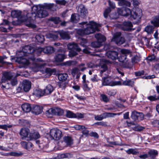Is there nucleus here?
<instances>
[{"label":"nucleus","instance_id":"nucleus-1","mask_svg":"<svg viewBox=\"0 0 159 159\" xmlns=\"http://www.w3.org/2000/svg\"><path fill=\"white\" fill-rule=\"evenodd\" d=\"M57 7L53 4L45 3L39 6H34L32 8L31 12H29L28 15L29 21L26 23L27 26L33 28L36 27V25L33 23L36 17L44 18L48 14L46 9L50 10L52 11H56Z\"/></svg>","mask_w":159,"mask_h":159},{"label":"nucleus","instance_id":"nucleus-2","mask_svg":"<svg viewBox=\"0 0 159 159\" xmlns=\"http://www.w3.org/2000/svg\"><path fill=\"white\" fill-rule=\"evenodd\" d=\"M122 6V8L118 9L117 11L119 14L125 16L130 15L131 19L136 20L137 22L139 21L142 15L141 10L138 8L136 9L135 11H132L126 7V6Z\"/></svg>","mask_w":159,"mask_h":159},{"label":"nucleus","instance_id":"nucleus-3","mask_svg":"<svg viewBox=\"0 0 159 159\" xmlns=\"http://www.w3.org/2000/svg\"><path fill=\"white\" fill-rule=\"evenodd\" d=\"M34 48L30 46L26 45L24 47L22 50L18 52L17 54L19 55L28 56L29 58L32 61H42V60L40 58L36 59L35 57L32 56L33 52H34Z\"/></svg>","mask_w":159,"mask_h":159},{"label":"nucleus","instance_id":"nucleus-4","mask_svg":"<svg viewBox=\"0 0 159 159\" xmlns=\"http://www.w3.org/2000/svg\"><path fill=\"white\" fill-rule=\"evenodd\" d=\"M28 14L29 12L27 11L22 12L20 11L14 10L11 11V16L13 18H18L21 22H25L27 26L26 23L29 21Z\"/></svg>","mask_w":159,"mask_h":159},{"label":"nucleus","instance_id":"nucleus-5","mask_svg":"<svg viewBox=\"0 0 159 159\" xmlns=\"http://www.w3.org/2000/svg\"><path fill=\"white\" fill-rule=\"evenodd\" d=\"M15 76L14 73L11 72H5L3 74L0 81L2 88L8 89L10 87V84L8 81L10 80Z\"/></svg>","mask_w":159,"mask_h":159},{"label":"nucleus","instance_id":"nucleus-6","mask_svg":"<svg viewBox=\"0 0 159 159\" xmlns=\"http://www.w3.org/2000/svg\"><path fill=\"white\" fill-rule=\"evenodd\" d=\"M29 60H28L25 58H24L23 56L20 55L19 57H15L12 59H14L16 62H18L19 64H22L25 65H28L32 63V64H35L36 66L39 67L41 66L39 62L40 61H32L29 58Z\"/></svg>","mask_w":159,"mask_h":159},{"label":"nucleus","instance_id":"nucleus-7","mask_svg":"<svg viewBox=\"0 0 159 159\" xmlns=\"http://www.w3.org/2000/svg\"><path fill=\"white\" fill-rule=\"evenodd\" d=\"M67 47L70 50L68 54L70 57H73L77 55V52H79L81 49L78 47V45L75 43H70L67 45Z\"/></svg>","mask_w":159,"mask_h":159},{"label":"nucleus","instance_id":"nucleus-8","mask_svg":"<svg viewBox=\"0 0 159 159\" xmlns=\"http://www.w3.org/2000/svg\"><path fill=\"white\" fill-rule=\"evenodd\" d=\"M63 113V110L59 108H51L46 112V116L48 117H52L54 115L60 116Z\"/></svg>","mask_w":159,"mask_h":159},{"label":"nucleus","instance_id":"nucleus-9","mask_svg":"<svg viewBox=\"0 0 159 159\" xmlns=\"http://www.w3.org/2000/svg\"><path fill=\"white\" fill-rule=\"evenodd\" d=\"M87 25L86 28L84 29L85 34H90L99 30V25L95 22H92L90 24Z\"/></svg>","mask_w":159,"mask_h":159},{"label":"nucleus","instance_id":"nucleus-10","mask_svg":"<svg viewBox=\"0 0 159 159\" xmlns=\"http://www.w3.org/2000/svg\"><path fill=\"white\" fill-rule=\"evenodd\" d=\"M50 135L51 138L56 140H58L62 136L61 131L57 128L52 129L50 132Z\"/></svg>","mask_w":159,"mask_h":159},{"label":"nucleus","instance_id":"nucleus-11","mask_svg":"<svg viewBox=\"0 0 159 159\" xmlns=\"http://www.w3.org/2000/svg\"><path fill=\"white\" fill-rule=\"evenodd\" d=\"M59 144L63 148L72 145L73 144V140L70 136H65L63 138V141L60 142Z\"/></svg>","mask_w":159,"mask_h":159},{"label":"nucleus","instance_id":"nucleus-12","mask_svg":"<svg viewBox=\"0 0 159 159\" xmlns=\"http://www.w3.org/2000/svg\"><path fill=\"white\" fill-rule=\"evenodd\" d=\"M121 35L120 32L116 33L114 34L111 41L115 42L118 45L122 44L125 42V39L124 38L120 37Z\"/></svg>","mask_w":159,"mask_h":159},{"label":"nucleus","instance_id":"nucleus-13","mask_svg":"<svg viewBox=\"0 0 159 159\" xmlns=\"http://www.w3.org/2000/svg\"><path fill=\"white\" fill-rule=\"evenodd\" d=\"M102 84L103 85H109L114 86L120 85L121 82L120 81H110L109 79L107 77H104L102 81Z\"/></svg>","mask_w":159,"mask_h":159},{"label":"nucleus","instance_id":"nucleus-14","mask_svg":"<svg viewBox=\"0 0 159 159\" xmlns=\"http://www.w3.org/2000/svg\"><path fill=\"white\" fill-rule=\"evenodd\" d=\"M116 115V114L114 113L105 112L100 115H98L95 116L94 118L96 120H101L107 117H112Z\"/></svg>","mask_w":159,"mask_h":159},{"label":"nucleus","instance_id":"nucleus-15","mask_svg":"<svg viewBox=\"0 0 159 159\" xmlns=\"http://www.w3.org/2000/svg\"><path fill=\"white\" fill-rule=\"evenodd\" d=\"M30 131L28 128H23L20 130V134L22 139L26 140V138H28V139H29V135H30Z\"/></svg>","mask_w":159,"mask_h":159},{"label":"nucleus","instance_id":"nucleus-16","mask_svg":"<svg viewBox=\"0 0 159 159\" xmlns=\"http://www.w3.org/2000/svg\"><path fill=\"white\" fill-rule=\"evenodd\" d=\"M61 53L59 52L55 56L54 59L55 61L61 62L66 58V56L65 54L64 51L62 50L61 51Z\"/></svg>","mask_w":159,"mask_h":159},{"label":"nucleus","instance_id":"nucleus-17","mask_svg":"<svg viewBox=\"0 0 159 159\" xmlns=\"http://www.w3.org/2000/svg\"><path fill=\"white\" fill-rule=\"evenodd\" d=\"M77 12L79 15L83 18L87 14V11L83 4L80 5L78 7Z\"/></svg>","mask_w":159,"mask_h":159},{"label":"nucleus","instance_id":"nucleus-18","mask_svg":"<svg viewBox=\"0 0 159 159\" xmlns=\"http://www.w3.org/2000/svg\"><path fill=\"white\" fill-rule=\"evenodd\" d=\"M107 57L112 60H115L118 58V53L115 51H109L106 53Z\"/></svg>","mask_w":159,"mask_h":159},{"label":"nucleus","instance_id":"nucleus-19","mask_svg":"<svg viewBox=\"0 0 159 159\" xmlns=\"http://www.w3.org/2000/svg\"><path fill=\"white\" fill-rule=\"evenodd\" d=\"M22 87L23 90L26 92L28 91L30 89L31 87V83L30 81L24 80L22 82Z\"/></svg>","mask_w":159,"mask_h":159},{"label":"nucleus","instance_id":"nucleus-20","mask_svg":"<svg viewBox=\"0 0 159 159\" xmlns=\"http://www.w3.org/2000/svg\"><path fill=\"white\" fill-rule=\"evenodd\" d=\"M133 26L132 23L130 21H125L123 23L122 29L124 30L130 31L131 30V28Z\"/></svg>","mask_w":159,"mask_h":159},{"label":"nucleus","instance_id":"nucleus-21","mask_svg":"<svg viewBox=\"0 0 159 159\" xmlns=\"http://www.w3.org/2000/svg\"><path fill=\"white\" fill-rule=\"evenodd\" d=\"M42 111V107L39 106H34L31 110V112L36 115L41 113Z\"/></svg>","mask_w":159,"mask_h":159},{"label":"nucleus","instance_id":"nucleus-22","mask_svg":"<svg viewBox=\"0 0 159 159\" xmlns=\"http://www.w3.org/2000/svg\"><path fill=\"white\" fill-rule=\"evenodd\" d=\"M40 137V135L37 131H32L30 133L29 139L27 140H31L32 139H37Z\"/></svg>","mask_w":159,"mask_h":159},{"label":"nucleus","instance_id":"nucleus-23","mask_svg":"<svg viewBox=\"0 0 159 159\" xmlns=\"http://www.w3.org/2000/svg\"><path fill=\"white\" fill-rule=\"evenodd\" d=\"M54 90V88L51 85H47L44 89L45 95L50 94Z\"/></svg>","mask_w":159,"mask_h":159},{"label":"nucleus","instance_id":"nucleus-24","mask_svg":"<svg viewBox=\"0 0 159 159\" xmlns=\"http://www.w3.org/2000/svg\"><path fill=\"white\" fill-rule=\"evenodd\" d=\"M158 154V151L156 150H151L148 152V157H149L151 159H154Z\"/></svg>","mask_w":159,"mask_h":159},{"label":"nucleus","instance_id":"nucleus-25","mask_svg":"<svg viewBox=\"0 0 159 159\" xmlns=\"http://www.w3.org/2000/svg\"><path fill=\"white\" fill-rule=\"evenodd\" d=\"M21 108L24 111L28 112L31 111L32 108L30 105L28 103H25L21 106Z\"/></svg>","mask_w":159,"mask_h":159},{"label":"nucleus","instance_id":"nucleus-26","mask_svg":"<svg viewBox=\"0 0 159 159\" xmlns=\"http://www.w3.org/2000/svg\"><path fill=\"white\" fill-rule=\"evenodd\" d=\"M54 51V48L51 46H48L43 48V52L47 54H51Z\"/></svg>","mask_w":159,"mask_h":159},{"label":"nucleus","instance_id":"nucleus-27","mask_svg":"<svg viewBox=\"0 0 159 159\" xmlns=\"http://www.w3.org/2000/svg\"><path fill=\"white\" fill-rule=\"evenodd\" d=\"M95 37L97 39V41L99 42H100L101 44H102L103 42L106 40L105 37L103 35L99 34H96Z\"/></svg>","mask_w":159,"mask_h":159},{"label":"nucleus","instance_id":"nucleus-28","mask_svg":"<svg viewBox=\"0 0 159 159\" xmlns=\"http://www.w3.org/2000/svg\"><path fill=\"white\" fill-rule=\"evenodd\" d=\"M43 52V48H39L36 49H34V51L33 52L32 56L34 57V56H39Z\"/></svg>","mask_w":159,"mask_h":159},{"label":"nucleus","instance_id":"nucleus-29","mask_svg":"<svg viewBox=\"0 0 159 159\" xmlns=\"http://www.w3.org/2000/svg\"><path fill=\"white\" fill-rule=\"evenodd\" d=\"M59 34L63 39H70L69 35L66 32L61 31L59 32Z\"/></svg>","mask_w":159,"mask_h":159},{"label":"nucleus","instance_id":"nucleus-30","mask_svg":"<svg viewBox=\"0 0 159 159\" xmlns=\"http://www.w3.org/2000/svg\"><path fill=\"white\" fill-rule=\"evenodd\" d=\"M68 77V75L66 73L60 74L58 75L59 80L61 81H66Z\"/></svg>","mask_w":159,"mask_h":159},{"label":"nucleus","instance_id":"nucleus-31","mask_svg":"<svg viewBox=\"0 0 159 159\" xmlns=\"http://www.w3.org/2000/svg\"><path fill=\"white\" fill-rule=\"evenodd\" d=\"M126 152L128 154L136 155L139 154V152L136 148H130L126 150Z\"/></svg>","mask_w":159,"mask_h":159},{"label":"nucleus","instance_id":"nucleus-32","mask_svg":"<svg viewBox=\"0 0 159 159\" xmlns=\"http://www.w3.org/2000/svg\"><path fill=\"white\" fill-rule=\"evenodd\" d=\"M59 159L61 158H70L72 157V155L70 153L59 154L58 155Z\"/></svg>","mask_w":159,"mask_h":159},{"label":"nucleus","instance_id":"nucleus-33","mask_svg":"<svg viewBox=\"0 0 159 159\" xmlns=\"http://www.w3.org/2000/svg\"><path fill=\"white\" fill-rule=\"evenodd\" d=\"M118 4L120 6H125L128 7H130L131 5V3L129 2L126 1L125 0H118Z\"/></svg>","mask_w":159,"mask_h":159},{"label":"nucleus","instance_id":"nucleus-34","mask_svg":"<svg viewBox=\"0 0 159 159\" xmlns=\"http://www.w3.org/2000/svg\"><path fill=\"white\" fill-rule=\"evenodd\" d=\"M140 113V112L134 111L132 112L131 115V117L134 120H136L138 119Z\"/></svg>","mask_w":159,"mask_h":159},{"label":"nucleus","instance_id":"nucleus-35","mask_svg":"<svg viewBox=\"0 0 159 159\" xmlns=\"http://www.w3.org/2000/svg\"><path fill=\"white\" fill-rule=\"evenodd\" d=\"M39 142H40L39 140L36 141V147L37 148H38V149H43L47 148V145L46 144L45 145L43 143H40Z\"/></svg>","mask_w":159,"mask_h":159},{"label":"nucleus","instance_id":"nucleus-36","mask_svg":"<svg viewBox=\"0 0 159 159\" xmlns=\"http://www.w3.org/2000/svg\"><path fill=\"white\" fill-rule=\"evenodd\" d=\"M79 15L77 14H74L72 15L71 20V21L74 23L77 22L79 20Z\"/></svg>","mask_w":159,"mask_h":159},{"label":"nucleus","instance_id":"nucleus-37","mask_svg":"<svg viewBox=\"0 0 159 159\" xmlns=\"http://www.w3.org/2000/svg\"><path fill=\"white\" fill-rule=\"evenodd\" d=\"M151 23L155 27L159 26V16H156L153 20L151 21Z\"/></svg>","mask_w":159,"mask_h":159},{"label":"nucleus","instance_id":"nucleus-38","mask_svg":"<svg viewBox=\"0 0 159 159\" xmlns=\"http://www.w3.org/2000/svg\"><path fill=\"white\" fill-rule=\"evenodd\" d=\"M154 27L153 26L151 25L147 26L145 28V30L148 34H151L153 31Z\"/></svg>","mask_w":159,"mask_h":159},{"label":"nucleus","instance_id":"nucleus-39","mask_svg":"<svg viewBox=\"0 0 159 159\" xmlns=\"http://www.w3.org/2000/svg\"><path fill=\"white\" fill-rule=\"evenodd\" d=\"M35 38L37 41L40 43H42L44 40V36L41 34H37L35 36Z\"/></svg>","mask_w":159,"mask_h":159},{"label":"nucleus","instance_id":"nucleus-40","mask_svg":"<svg viewBox=\"0 0 159 159\" xmlns=\"http://www.w3.org/2000/svg\"><path fill=\"white\" fill-rule=\"evenodd\" d=\"M100 66H101V69L100 70V76H102V74L103 73V72H105L107 70L108 68H107V65L105 64H104L101 65Z\"/></svg>","mask_w":159,"mask_h":159},{"label":"nucleus","instance_id":"nucleus-41","mask_svg":"<svg viewBox=\"0 0 159 159\" xmlns=\"http://www.w3.org/2000/svg\"><path fill=\"white\" fill-rule=\"evenodd\" d=\"M35 93L37 96H42L45 95L44 90L39 89L36 90Z\"/></svg>","mask_w":159,"mask_h":159},{"label":"nucleus","instance_id":"nucleus-42","mask_svg":"<svg viewBox=\"0 0 159 159\" xmlns=\"http://www.w3.org/2000/svg\"><path fill=\"white\" fill-rule=\"evenodd\" d=\"M127 57V55H125L124 54H122L120 57L119 58V61L122 62L127 61L128 60Z\"/></svg>","mask_w":159,"mask_h":159},{"label":"nucleus","instance_id":"nucleus-43","mask_svg":"<svg viewBox=\"0 0 159 159\" xmlns=\"http://www.w3.org/2000/svg\"><path fill=\"white\" fill-rule=\"evenodd\" d=\"M49 20L52 21L56 24L60 22V18L58 17H52L49 19Z\"/></svg>","mask_w":159,"mask_h":159},{"label":"nucleus","instance_id":"nucleus-44","mask_svg":"<svg viewBox=\"0 0 159 159\" xmlns=\"http://www.w3.org/2000/svg\"><path fill=\"white\" fill-rule=\"evenodd\" d=\"M145 129V127L142 126H140L139 125L136 124L135 126L133 128L134 130L138 131H140Z\"/></svg>","mask_w":159,"mask_h":159},{"label":"nucleus","instance_id":"nucleus-45","mask_svg":"<svg viewBox=\"0 0 159 159\" xmlns=\"http://www.w3.org/2000/svg\"><path fill=\"white\" fill-rule=\"evenodd\" d=\"M91 46L93 48H99L102 45L100 42L98 41L92 42L91 44Z\"/></svg>","mask_w":159,"mask_h":159},{"label":"nucleus","instance_id":"nucleus-46","mask_svg":"<svg viewBox=\"0 0 159 159\" xmlns=\"http://www.w3.org/2000/svg\"><path fill=\"white\" fill-rule=\"evenodd\" d=\"M100 97H101V100L103 101L107 102L109 101V98L106 95L103 94H101L100 95Z\"/></svg>","mask_w":159,"mask_h":159},{"label":"nucleus","instance_id":"nucleus-47","mask_svg":"<svg viewBox=\"0 0 159 159\" xmlns=\"http://www.w3.org/2000/svg\"><path fill=\"white\" fill-rule=\"evenodd\" d=\"M66 116L67 117L69 118H75V114L70 111H67Z\"/></svg>","mask_w":159,"mask_h":159},{"label":"nucleus","instance_id":"nucleus-48","mask_svg":"<svg viewBox=\"0 0 159 159\" xmlns=\"http://www.w3.org/2000/svg\"><path fill=\"white\" fill-rule=\"evenodd\" d=\"M140 60V58L137 55L134 56L131 59V61L133 63H137Z\"/></svg>","mask_w":159,"mask_h":159},{"label":"nucleus","instance_id":"nucleus-49","mask_svg":"<svg viewBox=\"0 0 159 159\" xmlns=\"http://www.w3.org/2000/svg\"><path fill=\"white\" fill-rule=\"evenodd\" d=\"M121 52L122 54H124L125 55H127V57L129 56L130 57L131 56V53L129 50L125 49H123L121 50Z\"/></svg>","mask_w":159,"mask_h":159},{"label":"nucleus","instance_id":"nucleus-50","mask_svg":"<svg viewBox=\"0 0 159 159\" xmlns=\"http://www.w3.org/2000/svg\"><path fill=\"white\" fill-rule=\"evenodd\" d=\"M12 126V125H0V128L5 129V130H7L8 128H11Z\"/></svg>","mask_w":159,"mask_h":159},{"label":"nucleus","instance_id":"nucleus-51","mask_svg":"<svg viewBox=\"0 0 159 159\" xmlns=\"http://www.w3.org/2000/svg\"><path fill=\"white\" fill-rule=\"evenodd\" d=\"M123 84L125 85L132 86L133 84V82L130 80H126L124 81L123 82Z\"/></svg>","mask_w":159,"mask_h":159},{"label":"nucleus","instance_id":"nucleus-52","mask_svg":"<svg viewBox=\"0 0 159 159\" xmlns=\"http://www.w3.org/2000/svg\"><path fill=\"white\" fill-rule=\"evenodd\" d=\"M122 66L123 67L126 68L130 69L131 67L129 62H128V61L125 62H123Z\"/></svg>","mask_w":159,"mask_h":159},{"label":"nucleus","instance_id":"nucleus-53","mask_svg":"<svg viewBox=\"0 0 159 159\" xmlns=\"http://www.w3.org/2000/svg\"><path fill=\"white\" fill-rule=\"evenodd\" d=\"M23 153L19 152H12L10 153V155L11 156H19L22 155Z\"/></svg>","mask_w":159,"mask_h":159},{"label":"nucleus","instance_id":"nucleus-54","mask_svg":"<svg viewBox=\"0 0 159 159\" xmlns=\"http://www.w3.org/2000/svg\"><path fill=\"white\" fill-rule=\"evenodd\" d=\"M79 72V70L78 69L75 67L72 69L71 74L74 77Z\"/></svg>","mask_w":159,"mask_h":159},{"label":"nucleus","instance_id":"nucleus-55","mask_svg":"<svg viewBox=\"0 0 159 159\" xmlns=\"http://www.w3.org/2000/svg\"><path fill=\"white\" fill-rule=\"evenodd\" d=\"M74 128L76 130H81L84 129L85 126L83 125H76L74 126Z\"/></svg>","mask_w":159,"mask_h":159},{"label":"nucleus","instance_id":"nucleus-56","mask_svg":"<svg viewBox=\"0 0 159 159\" xmlns=\"http://www.w3.org/2000/svg\"><path fill=\"white\" fill-rule=\"evenodd\" d=\"M56 2L57 4L61 5H65L67 2L65 0H56Z\"/></svg>","mask_w":159,"mask_h":159},{"label":"nucleus","instance_id":"nucleus-57","mask_svg":"<svg viewBox=\"0 0 159 159\" xmlns=\"http://www.w3.org/2000/svg\"><path fill=\"white\" fill-rule=\"evenodd\" d=\"M47 37L48 38L52 39L53 40L57 39L58 38V36L57 35L52 33H49L47 35Z\"/></svg>","mask_w":159,"mask_h":159},{"label":"nucleus","instance_id":"nucleus-58","mask_svg":"<svg viewBox=\"0 0 159 159\" xmlns=\"http://www.w3.org/2000/svg\"><path fill=\"white\" fill-rule=\"evenodd\" d=\"M18 82L17 79L16 78H14L13 79H12L11 80L10 85L11 84L12 86H14L16 85L17 84Z\"/></svg>","mask_w":159,"mask_h":159},{"label":"nucleus","instance_id":"nucleus-59","mask_svg":"<svg viewBox=\"0 0 159 159\" xmlns=\"http://www.w3.org/2000/svg\"><path fill=\"white\" fill-rule=\"evenodd\" d=\"M77 62L76 61H69L66 62V65L70 66L71 65H74L76 64Z\"/></svg>","mask_w":159,"mask_h":159},{"label":"nucleus","instance_id":"nucleus-60","mask_svg":"<svg viewBox=\"0 0 159 159\" xmlns=\"http://www.w3.org/2000/svg\"><path fill=\"white\" fill-rule=\"evenodd\" d=\"M111 9L109 8L105 10L104 13V17L106 18H107L108 16V14L111 12Z\"/></svg>","mask_w":159,"mask_h":159},{"label":"nucleus","instance_id":"nucleus-61","mask_svg":"<svg viewBox=\"0 0 159 159\" xmlns=\"http://www.w3.org/2000/svg\"><path fill=\"white\" fill-rule=\"evenodd\" d=\"M87 40L84 39H82L81 41L80 42V44L81 46L83 47H85L87 46Z\"/></svg>","mask_w":159,"mask_h":159},{"label":"nucleus","instance_id":"nucleus-62","mask_svg":"<svg viewBox=\"0 0 159 159\" xmlns=\"http://www.w3.org/2000/svg\"><path fill=\"white\" fill-rule=\"evenodd\" d=\"M77 33L80 35H83L85 34L84 30L79 29L77 31Z\"/></svg>","mask_w":159,"mask_h":159},{"label":"nucleus","instance_id":"nucleus-63","mask_svg":"<svg viewBox=\"0 0 159 159\" xmlns=\"http://www.w3.org/2000/svg\"><path fill=\"white\" fill-rule=\"evenodd\" d=\"M152 124L154 127H159V120H154L152 122Z\"/></svg>","mask_w":159,"mask_h":159},{"label":"nucleus","instance_id":"nucleus-64","mask_svg":"<svg viewBox=\"0 0 159 159\" xmlns=\"http://www.w3.org/2000/svg\"><path fill=\"white\" fill-rule=\"evenodd\" d=\"M147 98L148 100L151 101H155L157 99L156 98V95L150 96L148 97Z\"/></svg>","mask_w":159,"mask_h":159}]
</instances>
